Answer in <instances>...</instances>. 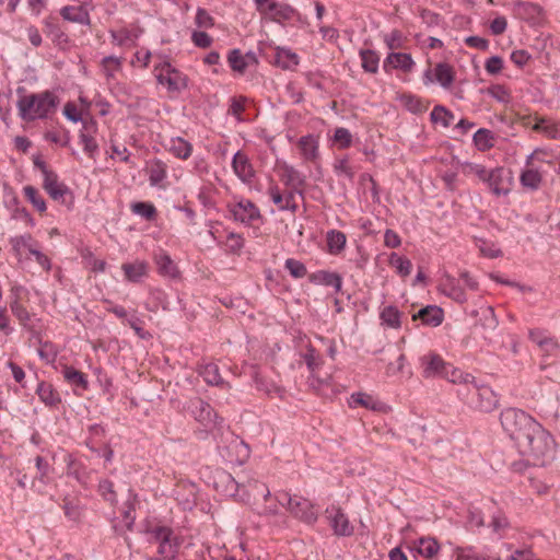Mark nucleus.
<instances>
[{
	"mask_svg": "<svg viewBox=\"0 0 560 560\" xmlns=\"http://www.w3.org/2000/svg\"><path fill=\"white\" fill-rule=\"evenodd\" d=\"M308 279L314 284L334 288L336 293H339L342 289V277L337 272L318 270L310 275Z\"/></svg>",
	"mask_w": 560,
	"mask_h": 560,
	"instance_id": "obj_25",
	"label": "nucleus"
},
{
	"mask_svg": "<svg viewBox=\"0 0 560 560\" xmlns=\"http://www.w3.org/2000/svg\"><path fill=\"white\" fill-rule=\"evenodd\" d=\"M327 250L331 255L340 254L347 244V236L339 230H329L326 233Z\"/></svg>",
	"mask_w": 560,
	"mask_h": 560,
	"instance_id": "obj_36",
	"label": "nucleus"
},
{
	"mask_svg": "<svg viewBox=\"0 0 560 560\" xmlns=\"http://www.w3.org/2000/svg\"><path fill=\"white\" fill-rule=\"evenodd\" d=\"M409 550L412 553L420 555L423 558L431 560L439 553L440 544L434 537H420L411 542Z\"/></svg>",
	"mask_w": 560,
	"mask_h": 560,
	"instance_id": "obj_21",
	"label": "nucleus"
},
{
	"mask_svg": "<svg viewBox=\"0 0 560 560\" xmlns=\"http://www.w3.org/2000/svg\"><path fill=\"white\" fill-rule=\"evenodd\" d=\"M430 119L433 124H441L444 128H447L454 120V114L445 106L435 105L430 114Z\"/></svg>",
	"mask_w": 560,
	"mask_h": 560,
	"instance_id": "obj_48",
	"label": "nucleus"
},
{
	"mask_svg": "<svg viewBox=\"0 0 560 560\" xmlns=\"http://www.w3.org/2000/svg\"><path fill=\"white\" fill-rule=\"evenodd\" d=\"M361 58L362 69L368 72L375 74L378 72L380 67V55L373 49H361L359 51Z\"/></svg>",
	"mask_w": 560,
	"mask_h": 560,
	"instance_id": "obj_42",
	"label": "nucleus"
},
{
	"mask_svg": "<svg viewBox=\"0 0 560 560\" xmlns=\"http://www.w3.org/2000/svg\"><path fill=\"white\" fill-rule=\"evenodd\" d=\"M43 187L55 201L67 206L72 203V192L66 184L59 182L57 173H48L47 176L44 177Z\"/></svg>",
	"mask_w": 560,
	"mask_h": 560,
	"instance_id": "obj_11",
	"label": "nucleus"
},
{
	"mask_svg": "<svg viewBox=\"0 0 560 560\" xmlns=\"http://www.w3.org/2000/svg\"><path fill=\"white\" fill-rule=\"evenodd\" d=\"M458 383L465 386V393L459 390L460 395H466V401L472 408L483 412H490L498 407L499 399L491 387L479 385L476 378L470 374H464Z\"/></svg>",
	"mask_w": 560,
	"mask_h": 560,
	"instance_id": "obj_3",
	"label": "nucleus"
},
{
	"mask_svg": "<svg viewBox=\"0 0 560 560\" xmlns=\"http://www.w3.org/2000/svg\"><path fill=\"white\" fill-rule=\"evenodd\" d=\"M36 394L40 401L49 408L58 407L61 404V397L54 386L46 382H40L37 385Z\"/></svg>",
	"mask_w": 560,
	"mask_h": 560,
	"instance_id": "obj_31",
	"label": "nucleus"
},
{
	"mask_svg": "<svg viewBox=\"0 0 560 560\" xmlns=\"http://www.w3.org/2000/svg\"><path fill=\"white\" fill-rule=\"evenodd\" d=\"M189 410L195 420L207 429L223 425V418L217 415L210 404L200 398H194L189 401Z\"/></svg>",
	"mask_w": 560,
	"mask_h": 560,
	"instance_id": "obj_9",
	"label": "nucleus"
},
{
	"mask_svg": "<svg viewBox=\"0 0 560 560\" xmlns=\"http://www.w3.org/2000/svg\"><path fill=\"white\" fill-rule=\"evenodd\" d=\"M147 534L152 536V541L159 544L158 553L163 559H175L179 547L180 539L174 535L173 528L168 526H155L145 529Z\"/></svg>",
	"mask_w": 560,
	"mask_h": 560,
	"instance_id": "obj_7",
	"label": "nucleus"
},
{
	"mask_svg": "<svg viewBox=\"0 0 560 560\" xmlns=\"http://www.w3.org/2000/svg\"><path fill=\"white\" fill-rule=\"evenodd\" d=\"M248 60L257 61L256 55L253 51H248L245 55L238 48L229 51L228 63L234 72L243 74L248 67Z\"/></svg>",
	"mask_w": 560,
	"mask_h": 560,
	"instance_id": "obj_27",
	"label": "nucleus"
},
{
	"mask_svg": "<svg viewBox=\"0 0 560 560\" xmlns=\"http://www.w3.org/2000/svg\"><path fill=\"white\" fill-rule=\"evenodd\" d=\"M126 280L132 283L140 282L148 276L149 265L144 260H136L133 262H126L121 265Z\"/></svg>",
	"mask_w": 560,
	"mask_h": 560,
	"instance_id": "obj_28",
	"label": "nucleus"
},
{
	"mask_svg": "<svg viewBox=\"0 0 560 560\" xmlns=\"http://www.w3.org/2000/svg\"><path fill=\"white\" fill-rule=\"evenodd\" d=\"M513 13L518 19L529 21L540 14V7L533 2L517 1L513 3Z\"/></svg>",
	"mask_w": 560,
	"mask_h": 560,
	"instance_id": "obj_38",
	"label": "nucleus"
},
{
	"mask_svg": "<svg viewBox=\"0 0 560 560\" xmlns=\"http://www.w3.org/2000/svg\"><path fill=\"white\" fill-rule=\"evenodd\" d=\"M522 453L533 459V464L544 466L555 456L552 435L537 422L534 428L517 443Z\"/></svg>",
	"mask_w": 560,
	"mask_h": 560,
	"instance_id": "obj_2",
	"label": "nucleus"
},
{
	"mask_svg": "<svg viewBox=\"0 0 560 560\" xmlns=\"http://www.w3.org/2000/svg\"><path fill=\"white\" fill-rule=\"evenodd\" d=\"M226 238L228 252L231 254H240L245 244L244 237L235 232H230Z\"/></svg>",
	"mask_w": 560,
	"mask_h": 560,
	"instance_id": "obj_61",
	"label": "nucleus"
},
{
	"mask_svg": "<svg viewBox=\"0 0 560 560\" xmlns=\"http://www.w3.org/2000/svg\"><path fill=\"white\" fill-rule=\"evenodd\" d=\"M444 312L438 305H427L412 315V320H421L425 326L438 327L443 323Z\"/></svg>",
	"mask_w": 560,
	"mask_h": 560,
	"instance_id": "obj_22",
	"label": "nucleus"
},
{
	"mask_svg": "<svg viewBox=\"0 0 560 560\" xmlns=\"http://www.w3.org/2000/svg\"><path fill=\"white\" fill-rule=\"evenodd\" d=\"M42 24L44 33L54 45L61 47L69 43V37L59 24L57 16L47 15L43 19Z\"/></svg>",
	"mask_w": 560,
	"mask_h": 560,
	"instance_id": "obj_18",
	"label": "nucleus"
},
{
	"mask_svg": "<svg viewBox=\"0 0 560 560\" xmlns=\"http://www.w3.org/2000/svg\"><path fill=\"white\" fill-rule=\"evenodd\" d=\"M512 179V172L499 166L489 170L483 183L487 184L493 195L500 197L506 196L511 191Z\"/></svg>",
	"mask_w": 560,
	"mask_h": 560,
	"instance_id": "obj_10",
	"label": "nucleus"
},
{
	"mask_svg": "<svg viewBox=\"0 0 560 560\" xmlns=\"http://www.w3.org/2000/svg\"><path fill=\"white\" fill-rule=\"evenodd\" d=\"M284 268L294 279H302L307 275L306 266L294 258H288L284 261Z\"/></svg>",
	"mask_w": 560,
	"mask_h": 560,
	"instance_id": "obj_55",
	"label": "nucleus"
},
{
	"mask_svg": "<svg viewBox=\"0 0 560 560\" xmlns=\"http://www.w3.org/2000/svg\"><path fill=\"white\" fill-rule=\"evenodd\" d=\"M139 503L138 494L129 489L128 499L124 504L122 518L126 522V528L131 532L133 530L136 522V505Z\"/></svg>",
	"mask_w": 560,
	"mask_h": 560,
	"instance_id": "obj_34",
	"label": "nucleus"
},
{
	"mask_svg": "<svg viewBox=\"0 0 560 560\" xmlns=\"http://www.w3.org/2000/svg\"><path fill=\"white\" fill-rule=\"evenodd\" d=\"M130 209L135 214L140 215L148 221H154L158 217L155 206L149 201L133 202L131 203Z\"/></svg>",
	"mask_w": 560,
	"mask_h": 560,
	"instance_id": "obj_47",
	"label": "nucleus"
},
{
	"mask_svg": "<svg viewBox=\"0 0 560 560\" xmlns=\"http://www.w3.org/2000/svg\"><path fill=\"white\" fill-rule=\"evenodd\" d=\"M195 22L198 27L210 28L214 25V19L203 8L197 9Z\"/></svg>",
	"mask_w": 560,
	"mask_h": 560,
	"instance_id": "obj_62",
	"label": "nucleus"
},
{
	"mask_svg": "<svg viewBox=\"0 0 560 560\" xmlns=\"http://www.w3.org/2000/svg\"><path fill=\"white\" fill-rule=\"evenodd\" d=\"M488 172L489 170L481 164L469 162L464 164V173L476 175L482 183L485 182Z\"/></svg>",
	"mask_w": 560,
	"mask_h": 560,
	"instance_id": "obj_63",
	"label": "nucleus"
},
{
	"mask_svg": "<svg viewBox=\"0 0 560 560\" xmlns=\"http://www.w3.org/2000/svg\"><path fill=\"white\" fill-rule=\"evenodd\" d=\"M298 144L305 161L313 162L318 158V140L313 135L301 137Z\"/></svg>",
	"mask_w": 560,
	"mask_h": 560,
	"instance_id": "obj_35",
	"label": "nucleus"
},
{
	"mask_svg": "<svg viewBox=\"0 0 560 560\" xmlns=\"http://www.w3.org/2000/svg\"><path fill=\"white\" fill-rule=\"evenodd\" d=\"M153 261L160 276L168 279H178L180 277L178 266L164 249H159L154 253Z\"/></svg>",
	"mask_w": 560,
	"mask_h": 560,
	"instance_id": "obj_17",
	"label": "nucleus"
},
{
	"mask_svg": "<svg viewBox=\"0 0 560 560\" xmlns=\"http://www.w3.org/2000/svg\"><path fill=\"white\" fill-rule=\"evenodd\" d=\"M9 244L11 245V250L18 261H23L24 250L30 253V248H36L38 242L33 237L31 233H24L22 235L11 236L9 238Z\"/></svg>",
	"mask_w": 560,
	"mask_h": 560,
	"instance_id": "obj_23",
	"label": "nucleus"
},
{
	"mask_svg": "<svg viewBox=\"0 0 560 560\" xmlns=\"http://www.w3.org/2000/svg\"><path fill=\"white\" fill-rule=\"evenodd\" d=\"M257 12L267 21L282 26L304 23L302 14L291 4L277 0H254Z\"/></svg>",
	"mask_w": 560,
	"mask_h": 560,
	"instance_id": "obj_4",
	"label": "nucleus"
},
{
	"mask_svg": "<svg viewBox=\"0 0 560 560\" xmlns=\"http://www.w3.org/2000/svg\"><path fill=\"white\" fill-rule=\"evenodd\" d=\"M61 374L65 381L74 388L86 390L89 388V381L86 374L77 370L71 365H63Z\"/></svg>",
	"mask_w": 560,
	"mask_h": 560,
	"instance_id": "obj_30",
	"label": "nucleus"
},
{
	"mask_svg": "<svg viewBox=\"0 0 560 560\" xmlns=\"http://www.w3.org/2000/svg\"><path fill=\"white\" fill-rule=\"evenodd\" d=\"M529 338L546 351L553 350L558 347L552 338L542 336V332L539 330H530Z\"/></svg>",
	"mask_w": 560,
	"mask_h": 560,
	"instance_id": "obj_60",
	"label": "nucleus"
},
{
	"mask_svg": "<svg viewBox=\"0 0 560 560\" xmlns=\"http://www.w3.org/2000/svg\"><path fill=\"white\" fill-rule=\"evenodd\" d=\"M301 357H302L303 361L305 362L307 370L311 373L316 372L323 364V361H322L317 350L310 342L306 345V351L304 353H302Z\"/></svg>",
	"mask_w": 560,
	"mask_h": 560,
	"instance_id": "obj_52",
	"label": "nucleus"
},
{
	"mask_svg": "<svg viewBox=\"0 0 560 560\" xmlns=\"http://www.w3.org/2000/svg\"><path fill=\"white\" fill-rule=\"evenodd\" d=\"M329 525L334 534L338 537H349L354 533V527L350 523L346 513L336 505L326 509Z\"/></svg>",
	"mask_w": 560,
	"mask_h": 560,
	"instance_id": "obj_12",
	"label": "nucleus"
},
{
	"mask_svg": "<svg viewBox=\"0 0 560 560\" xmlns=\"http://www.w3.org/2000/svg\"><path fill=\"white\" fill-rule=\"evenodd\" d=\"M254 384L258 392H261L269 397H279L280 399H283L287 393L283 387L264 378L258 374H256L254 377Z\"/></svg>",
	"mask_w": 560,
	"mask_h": 560,
	"instance_id": "obj_33",
	"label": "nucleus"
},
{
	"mask_svg": "<svg viewBox=\"0 0 560 560\" xmlns=\"http://www.w3.org/2000/svg\"><path fill=\"white\" fill-rule=\"evenodd\" d=\"M232 168L235 175L243 183H250L255 176V171L248 156L242 151H237L234 154L232 159Z\"/></svg>",
	"mask_w": 560,
	"mask_h": 560,
	"instance_id": "obj_20",
	"label": "nucleus"
},
{
	"mask_svg": "<svg viewBox=\"0 0 560 560\" xmlns=\"http://www.w3.org/2000/svg\"><path fill=\"white\" fill-rule=\"evenodd\" d=\"M382 325L399 329L401 327V312L394 305L384 306L380 312Z\"/></svg>",
	"mask_w": 560,
	"mask_h": 560,
	"instance_id": "obj_37",
	"label": "nucleus"
},
{
	"mask_svg": "<svg viewBox=\"0 0 560 560\" xmlns=\"http://www.w3.org/2000/svg\"><path fill=\"white\" fill-rule=\"evenodd\" d=\"M289 512L301 522L307 525H314L317 521V513L314 510L313 503L305 498L295 497Z\"/></svg>",
	"mask_w": 560,
	"mask_h": 560,
	"instance_id": "obj_16",
	"label": "nucleus"
},
{
	"mask_svg": "<svg viewBox=\"0 0 560 560\" xmlns=\"http://www.w3.org/2000/svg\"><path fill=\"white\" fill-rule=\"evenodd\" d=\"M10 310L12 314L18 318L20 325L26 329L33 338L39 339V329L35 323H38L39 319L35 317L34 314H31L20 302L18 299L10 303Z\"/></svg>",
	"mask_w": 560,
	"mask_h": 560,
	"instance_id": "obj_15",
	"label": "nucleus"
},
{
	"mask_svg": "<svg viewBox=\"0 0 560 560\" xmlns=\"http://www.w3.org/2000/svg\"><path fill=\"white\" fill-rule=\"evenodd\" d=\"M166 150L175 158L186 161L191 156L194 147L188 140L182 137H173L168 141Z\"/></svg>",
	"mask_w": 560,
	"mask_h": 560,
	"instance_id": "obj_29",
	"label": "nucleus"
},
{
	"mask_svg": "<svg viewBox=\"0 0 560 560\" xmlns=\"http://www.w3.org/2000/svg\"><path fill=\"white\" fill-rule=\"evenodd\" d=\"M349 406L351 408H357L358 406L365 407L368 409L375 410V402L372 396L364 393H353L349 400Z\"/></svg>",
	"mask_w": 560,
	"mask_h": 560,
	"instance_id": "obj_57",
	"label": "nucleus"
},
{
	"mask_svg": "<svg viewBox=\"0 0 560 560\" xmlns=\"http://www.w3.org/2000/svg\"><path fill=\"white\" fill-rule=\"evenodd\" d=\"M191 40L199 48H208L212 44V37L202 31H195L191 35Z\"/></svg>",
	"mask_w": 560,
	"mask_h": 560,
	"instance_id": "obj_64",
	"label": "nucleus"
},
{
	"mask_svg": "<svg viewBox=\"0 0 560 560\" xmlns=\"http://www.w3.org/2000/svg\"><path fill=\"white\" fill-rule=\"evenodd\" d=\"M154 75L158 83L165 86L170 94H179L188 88V77L168 61L155 65Z\"/></svg>",
	"mask_w": 560,
	"mask_h": 560,
	"instance_id": "obj_6",
	"label": "nucleus"
},
{
	"mask_svg": "<svg viewBox=\"0 0 560 560\" xmlns=\"http://www.w3.org/2000/svg\"><path fill=\"white\" fill-rule=\"evenodd\" d=\"M283 180L287 186L293 185L294 187H303L306 183L304 174L299 172L292 165L284 164L283 167Z\"/></svg>",
	"mask_w": 560,
	"mask_h": 560,
	"instance_id": "obj_50",
	"label": "nucleus"
},
{
	"mask_svg": "<svg viewBox=\"0 0 560 560\" xmlns=\"http://www.w3.org/2000/svg\"><path fill=\"white\" fill-rule=\"evenodd\" d=\"M415 65L410 54L389 52L383 61V69L386 73H390L392 69H398L408 73L412 71Z\"/></svg>",
	"mask_w": 560,
	"mask_h": 560,
	"instance_id": "obj_19",
	"label": "nucleus"
},
{
	"mask_svg": "<svg viewBox=\"0 0 560 560\" xmlns=\"http://www.w3.org/2000/svg\"><path fill=\"white\" fill-rule=\"evenodd\" d=\"M102 68L106 78H113L114 73L121 68V58L107 56L102 59Z\"/></svg>",
	"mask_w": 560,
	"mask_h": 560,
	"instance_id": "obj_59",
	"label": "nucleus"
},
{
	"mask_svg": "<svg viewBox=\"0 0 560 560\" xmlns=\"http://www.w3.org/2000/svg\"><path fill=\"white\" fill-rule=\"evenodd\" d=\"M300 62L299 56L288 48H278L276 52V65L283 70H294Z\"/></svg>",
	"mask_w": 560,
	"mask_h": 560,
	"instance_id": "obj_39",
	"label": "nucleus"
},
{
	"mask_svg": "<svg viewBox=\"0 0 560 560\" xmlns=\"http://www.w3.org/2000/svg\"><path fill=\"white\" fill-rule=\"evenodd\" d=\"M300 195L301 197L304 196V191L298 187H293L284 195V205L283 207H280V211H290L293 214L298 211L299 206L295 201V196Z\"/></svg>",
	"mask_w": 560,
	"mask_h": 560,
	"instance_id": "obj_56",
	"label": "nucleus"
},
{
	"mask_svg": "<svg viewBox=\"0 0 560 560\" xmlns=\"http://www.w3.org/2000/svg\"><path fill=\"white\" fill-rule=\"evenodd\" d=\"M471 316L478 317L479 325L489 331H493L499 325V320L492 306H481L480 308L472 311Z\"/></svg>",
	"mask_w": 560,
	"mask_h": 560,
	"instance_id": "obj_32",
	"label": "nucleus"
},
{
	"mask_svg": "<svg viewBox=\"0 0 560 560\" xmlns=\"http://www.w3.org/2000/svg\"><path fill=\"white\" fill-rule=\"evenodd\" d=\"M434 79L444 89L451 88L455 80V72L446 62H439L434 68Z\"/></svg>",
	"mask_w": 560,
	"mask_h": 560,
	"instance_id": "obj_41",
	"label": "nucleus"
},
{
	"mask_svg": "<svg viewBox=\"0 0 560 560\" xmlns=\"http://www.w3.org/2000/svg\"><path fill=\"white\" fill-rule=\"evenodd\" d=\"M95 129L96 124L94 121H83V129L79 133L80 143L83 147L84 153L93 160H95L98 154V144L95 138L91 135V131Z\"/></svg>",
	"mask_w": 560,
	"mask_h": 560,
	"instance_id": "obj_24",
	"label": "nucleus"
},
{
	"mask_svg": "<svg viewBox=\"0 0 560 560\" xmlns=\"http://www.w3.org/2000/svg\"><path fill=\"white\" fill-rule=\"evenodd\" d=\"M230 211L235 221L245 225H250L262 218L259 208L249 199L240 200L231 207Z\"/></svg>",
	"mask_w": 560,
	"mask_h": 560,
	"instance_id": "obj_13",
	"label": "nucleus"
},
{
	"mask_svg": "<svg viewBox=\"0 0 560 560\" xmlns=\"http://www.w3.org/2000/svg\"><path fill=\"white\" fill-rule=\"evenodd\" d=\"M443 292L446 296L451 298L453 301L459 304H464L468 300L464 288H462L454 278L447 279L446 283L444 284Z\"/></svg>",
	"mask_w": 560,
	"mask_h": 560,
	"instance_id": "obj_45",
	"label": "nucleus"
},
{
	"mask_svg": "<svg viewBox=\"0 0 560 560\" xmlns=\"http://www.w3.org/2000/svg\"><path fill=\"white\" fill-rule=\"evenodd\" d=\"M472 141L479 151H487L494 145V136L491 130L480 128L475 132Z\"/></svg>",
	"mask_w": 560,
	"mask_h": 560,
	"instance_id": "obj_46",
	"label": "nucleus"
},
{
	"mask_svg": "<svg viewBox=\"0 0 560 560\" xmlns=\"http://www.w3.org/2000/svg\"><path fill=\"white\" fill-rule=\"evenodd\" d=\"M389 265L396 269L397 273L401 277H407L411 273L412 264L410 259L399 256L396 253L389 255Z\"/></svg>",
	"mask_w": 560,
	"mask_h": 560,
	"instance_id": "obj_53",
	"label": "nucleus"
},
{
	"mask_svg": "<svg viewBox=\"0 0 560 560\" xmlns=\"http://www.w3.org/2000/svg\"><path fill=\"white\" fill-rule=\"evenodd\" d=\"M94 10L92 2H82L80 5H65L60 9V15L65 21L78 23L84 26L91 25L90 12Z\"/></svg>",
	"mask_w": 560,
	"mask_h": 560,
	"instance_id": "obj_14",
	"label": "nucleus"
},
{
	"mask_svg": "<svg viewBox=\"0 0 560 560\" xmlns=\"http://www.w3.org/2000/svg\"><path fill=\"white\" fill-rule=\"evenodd\" d=\"M423 376L425 378L441 376L447 378L452 383H458L464 373L460 370L454 369L450 363H446L439 354H431L422 359Z\"/></svg>",
	"mask_w": 560,
	"mask_h": 560,
	"instance_id": "obj_8",
	"label": "nucleus"
},
{
	"mask_svg": "<svg viewBox=\"0 0 560 560\" xmlns=\"http://www.w3.org/2000/svg\"><path fill=\"white\" fill-rule=\"evenodd\" d=\"M149 182L151 186L160 185L167 176V165L159 159H154L148 166Z\"/></svg>",
	"mask_w": 560,
	"mask_h": 560,
	"instance_id": "obj_40",
	"label": "nucleus"
},
{
	"mask_svg": "<svg viewBox=\"0 0 560 560\" xmlns=\"http://www.w3.org/2000/svg\"><path fill=\"white\" fill-rule=\"evenodd\" d=\"M334 141L337 143L339 149H348L352 144V135L349 129L338 127L334 132Z\"/></svg>",
	"mask_w": 560,
	"mask_h": 560,
	"instance_id": "obj_58",
	"label": "nucleus"
},
{
	"mask_svg": "<svg viewBox=\"0 0 560 560\" xmlns=\"http://www.w3.org/2000/svg\"><path fill=\"white\" fill-rule=\"evenodd\" d=\"M200 375L205 380V382L209 385H222L224 383L221 377L219 366L214 363H208L200 368Z\"/></svg>",
	"mask_w": 560,
	"mask_h": 560,
	"instance_id": "obj_49",
	"label": "nucleus"
},
{
	"mask_svg": "<svg viewBox=\"0 0 560 560\" xmlns=\"http://www.w3.org/2000/svg\"><path fill=\"white\" fill-rule=\"evenodd\" d=\"M533 129L544 133L550 139H560V121H549L545 118H540L536 121Z\"/></svg>",
	"mask_w": 560,
	"mask_h": 560,
	"instance_id": "obj_44",
	"label": "nucleus"
},
{
	"mask_svg": "<svg viewBox=\"0 0 560 560\" xmlns=\"http://www.w3.org/2000/svg\"><path fill=\"white\" fill-rule=\"evenodd\" d=\"M35 467L37 469V474L33 479L32 487L36 489L38 492H43L40 487L36 488V485L39 483L43 487H46L51 481V474L54 471L52 466L43 457L36 456L34 458Z\"/></svg>",
	"mask_w": 560,
	"mask_h": 560,
	"instance_id": "obj_26",
	"label": "nucleus"
},
{
	"mask_svg": "<svg viewBox=\"0 0 560 560\" xmlns=\"http://www.w3.org/2000/svg\"><path fill=\"white\" fill-rule=\"evenodd\" d=\"M97 492L103 498V500L110 505L117 504V493L114 489V482L112 480L101 479L97 485Z\"/></svg>",
	"mask_w": 560,
	"mask_h": 560,
	"instance_id": "obj_51",
	"label": "nucleus"
},
{
	"mask_svg": "<svg viewBox=\"0 0 560 560\" xmlns=\"http://www.w3.org/2000/svg\"><path fill=\"white\" fill-rule=\"evenodd\" d=\"M542 182V175L536 168H525L520 175V183L524 188L529 190H537Z\"/></svg>",
	"mask_w": 560,
	"mask_h": 560,
	"instance_id": "obj_43",
	"label": "nucleus"
},
{
	"mask_svg": "<svg viewBox=\"0 0 560 560\" xmlns=\"http://www.w3.org/2000/svg\"><path fill=\"white\" fill-rule=\"evenodd\" d=\"M23 191L25 198L34 206V208H36L38 212L43 213L46 211V202L34 186H25Z\"/></svg>",
	"mask_w": 560,
	"mask_h": 560,
	"instance_id": "obj_54",
	"label": "nucleus"
},
{
	"mask_svg": "<svg viewBox=\"0 0 560 560\" xmlns=\"http://www.w3.org/2000/svg\"><path fill=\"white\" fill-rule=\"evenodd\" d=\"M16 93L19 94L16 101L19 117L26 122L47 119L56 112L59 104L58 96L49 90L25 94V89L19 88Z\"/></svg>",
	"mask_w": 560,
	"mask_h": 560,
	"instance_id": "obj_1",
	"label": "nucleus"
},
{
	"mask_svg": "<svg viewBox=\"0 0 560 560\" xmlns=\"http://www.w3.org/2000/svg\"><path fill=\"white\" fill-rule=\"evenodd\" d=\"M503 430L516 444L537 424L527 412L518 408H505L500 413Z\"/></svg>",
	"mask_w": 560,
	"mask_h": 560,
	"instance_id": "obj_5",
	"label": "nucleus"
}]
</instances>
